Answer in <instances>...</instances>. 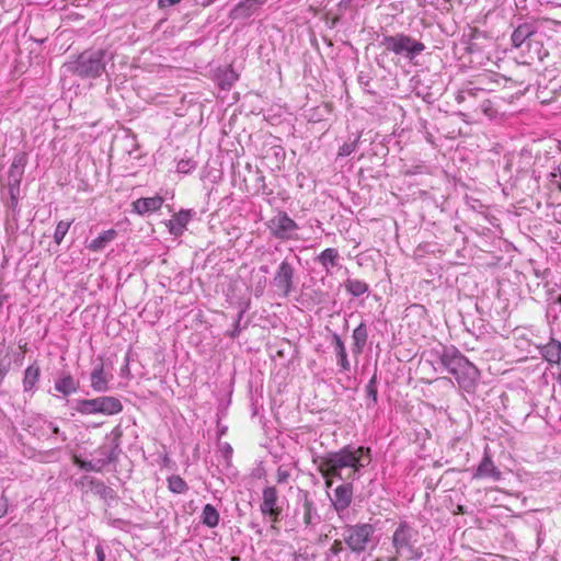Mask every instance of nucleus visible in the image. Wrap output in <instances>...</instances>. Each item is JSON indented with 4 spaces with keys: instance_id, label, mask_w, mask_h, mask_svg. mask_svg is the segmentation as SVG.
I'll return each mask as SVG.
<instances>
[{
    "instance_id": "f8f14e48",
    "label": "nucleus",
    "mask_w": 561,
    "mask_h": 561,
    "mask_svg": "<svg viewBox=\"0 0 561 561\" xmlns=\"http://www.w3.org/2000/svg\"><path fill=\"white\" fill-rule=\"evenodd\" d=\"M268 227L273 234L278 238H291L297 230L296 222L286 213H278L271 219Z\"/></svg>"
},
{
    "instance_id": "4c0bfd02",
    "label": "nucleus",
    "mask_w": 561,
    "mask_h": 561,
    "mask_svg": "<svg viewBox=\"0 0 561 561\" xmlns=\"http://www.w3.org/2000/svg\"><path fill=\"white\" fill-rule=\"evenodd\" d=\"M290 478L289 471L283 466L278 467L276 471V481L277 483H286Z\"/></svg>"
},
{
    "instance_id": "f704fd0d",
    "label": "nucleus",
    "mask_w": 561,
    "mask_h": 561,
    "mask_svg": "<svg viewBox=\"0 0 561 561\" xmlns=\"http://www.w3.org/2000/svg\"><path fill=\"white\" fill-rule=\"evenodd\" d=\"M425 169H426V167L423 164H416V165L404 164L401 172L407 176H411V175L425 173Z\"/></svg>"
},
{
    "instance_id": "2eb2a0df",
    "label": "nucleus",
    "mask_w": 561,
    "mask_h": 561,
    "mask_svg": "<svg viewBox=\"0 0 561 561\" xmlns=\"http://www.w3.org/2000/svg\"><path fill=\"white\" fill-rule=\"evenodd\" d=\"M469 359L457 350H445L440 356L442 365L454 376Z\"/></svg>"
},
{
    "instance_id": "5fc2aeb1",
    "label": "nucleus",
    "mask_w": 561,
    "mask_h": 561,
    "mask_svg": "<svg viewBox=\"0 0 561 561\" xmlns=\"http://www.w3.org/2000/svg\"><path fill=\"white\" fill-rule=\"evenodd\" d=\"M270 202V206H274V204L268 199ZM276 208H278V206L275 205Z\"/></svg>"
},
{
    "instance_id": "c756f323",
    "label": "nucleus",
    "mask_w": 561,
    "mask_h": 561,
    "mask_svg": "<svg viewBox=\"0 0 561 561\" xmlns=\"http://www.w3.org/2000/svg\"><path fill=\"white\" fill-rule=\"evenodd\" d=\"M317 515V510L314 507L313 502L305 495L302 503V523L306 527L312 524L314 516Z\"/></svg>"
},
{
    "instance_id": "603ef678",
    "label": "nucleus",
    "mask_w": 561,
    "mask_h": 561,
    "mask_svg": "<svg viewBox=\"0 0 561 561\" xmlns=\"http://www.w3.org/2000/svg\"><path fill=\"white\" fill-rule=\"evenodd\" d=\"M468 93H469L470 95H472V96H473V95H476V93L473 92V90H469V91H468Z\"/></svg>"
},
{
    "instance_id": "5701e85b",
    "label": "nucleus",
    "mask_w": 561,
    "mask_h": 561,
    "mask_svg": "<svg viewBox=\"0 0 561 561\" xmlns=\"http://www.w3.org/2000/svg\"><path fill=\"white\" fill-rule=\"evenodd\" d=\"M339 259V251L334 248H328L317 256L318 262L323 266L327 274H330L331 268L337 265Z\"/></svg>"
},
{
    "instance_id": "a211bd4d",
    "label": "nucleus",
    "mask_w": 561,
    "mask_h": 561,
    "mask_svg": "<svg viewBox=\"0 0 561 561\" xmlns=\"http://www.w3.org/2000/svg\"><path fill=\"white\" fill-rule=\"evenodd\" d=\"M535 22H524L519 24L512 33L511 41L515 48H519L529 37L537 33Z\"/></svg>"
},
{
    "instance_id": "dca6fc26",
    "label": "nucleus",
    "mask_w": 561,
    "mask_h": 561,
    "mask_svg": "<svg viewBox=\"0 0 561 561\" xmlns=\"http://www.w3.org/2000/svg\"><path fill=\"white\" fill-rule=\"evenodd\" d=\"M501 471L494 465L489 454H485L481 462L479 463L476 472L473 473V479H484L491 478L494 481H499L501 479Z\"/></svg>"
},
{
    "instance_id": "b1692460",
    "label": "nucleus",
    "mask_w": 561,
    "mask_h": 561,
    "mask_svg": "<svg viewBox=\"0 0 561 561\" xmlns=\"http://www.w3.org/2000/svg\"><path fill=\"white\" fill-rule=\"evenodd\" d=\"M216 80L221 90H230L233 83L238 80L237 72L230 67L218 70Z\"/></svg>"
},
{
    "instance_id": "6e6d98bb",
    "label": "nucleus",
    "mask_w": 561,
    "mask_h": 561,
    "mask_svg": "<svg viewBox=\"0 0 561 561\" xmlns=\"http://www.w3.org/2000/svg\"><path fill=\"white\" fill-rule=\"evenodd\" d=\"M558 379H559V381L561 382V374L559 375Z\"/></svg>"
},
{
    "instance_id": "79ce46f5",
    "label": "nucleus",
    "mask_w": 561,
    "mask_h": 561,
    "mask_svg": "<svg viewBox=\"0 0 561 561\" xmlns=\"http://www.w3.org/2000/svg\"><path fill=\"white\" fill-rule=\"evenodd\" d=\"M180 2L181 0H158V5L159 8L164 9L171 5H175Z\"/></svg>"
},
{
    "instance_id": "f03ea898",
    "label": "nucleus",
    "mask_w": 561,
    "mask_h": 561,
    "mask_svg": "<svg viewBox=\"0 0 561 561\" xmlns=\"http://www.w3.org/2000/svg\"><path fill=\"white\" fill-rule=\"evenodd\" d=\"M112 58L105 49H89L82 51L75 60L65 64L69 72L82 79H95L104 70L106 62Z\"/></svg>"
},
{
    "instance_id": "09e8293b",
    "label": "nucleus",
    "mask_w": 561,
    "mask_h": 561,
    "mask_svg": "<svg viewBox=\"0 0 561 561\" xmlns=\"http://www.w3.org/2000/svg\"><path fill=\"white\" fill-rule=\"evenodd\" d=\"M230 561H240L239 557H231Z\"/></svg>"
},
{
    "instance_id": "49530a36",
    "label": "nucleus",
    "mask_w": 561,
    "mask_h": 561,
    "mask_svg": "<svg viewBox=\"0 0 561 561\" xmlns=\"http://www.w3.org/2000/svg\"><path fill=\"white\" fill-rule=\"evenodd\" d=\"M51 431H53L54 434H59V427L57 425H54L51 427Z\"/></svg>"
},
{
    "instance_id": "aec40b11",
    "label": "nucleus",
    "mask_w": 561,
    "mask_h": 561,
    "mask_svg": "<svg viewBox=\"0 0 561 561\" xmlns=\"http://www.w3.org/2000/svg\"><path fill=\"white\" fill-rule=\"evenodd\" d=\"M541 356L550 364L561 363V342L556 339L550 341L540 347Z\"/></svg>"
},
{
    "instance_id": "864d4df0",
    "label": "nucleus",
    "mask_w": 561,
    "mask_h": 561,
    "mask_svg": "<svg viewBox=\"0 0 561 561\" xmlns=\"http://www.w3.org/2000/svg\"><path fill=\"white\" fill-rule=\"evenodd\" d=\"M3 377H4V373H2V371L0 370V380H2V378H3Z\"/></svg>"
},
{
    "instance_id": "4be33fe9",
    "label": "nucleus",
    "mask_w": 561,
    "mask_h": 561,
    "mask_svg": "<svg viewBox=\"0 0 561 561\" xmlns=\"http://www.w3.org/2000/svg\"><path fill=\"white\" fill-rule=\"evenodd\" d=\"M190 214L191 213H174L172 218L165 224L170 232L174 236H181L190 220Z\"/></svg>"
},
{
    "instance_id": "ddd939ff",
    "label": "nucleus",
    "mask_w": 561,
    "mask_h": 561,
    "mask_svg": "<svg viewBox=\"0 0 561 561\" xmlns=\"http://www.w3.org/2000/svg\"><path fill=\"white\" fill-rule=\"evenodd\" d=\"M244 170L249 171L250 176L245 178L244 188L250 194H267L266 192V185H265V178L261 170L256 167H252L250 163H245ZM268 194H271L268 192Z\"/></svg>"
},
{
    "instance_id": "37998d69",
    "label": "nucleus",
    "mask_w": 561,
    "mask_h": 561,
    "mask_svg": "<svg viewBox=\"0 0 561 561\" xmlns=\"http://www.w3.org/2000/svg\"><path fill=\"white\" fill-rule=\"evenodd\" d=\"M234 176H238L239 179H241L244 184L245 178H249L250 173H249V171H245L244 167H243L242 169L239 168L237 171H234Z\"/></svg>"
},
{
    "instance_id": "473e14b6",
    "label": "nucleus",
    "mask_w": 561,
    "mask_h": 561,
    "mask_svg": "<svg viewBox=\"0 0 561 561\" xmlns=\"http://www.w3.org/2000/svg\"><path fill=\"white\" fill-rule=\"evenodd\" d=\"M360 138V134H357L354 140L343 144L339 149V156L340 157H348L351 153H353L358 145Z\"/></svg>"
},
{
    "instance_id": "20e7f679",
    "label": "nucleus",
    "mask_w": 561,
    "mask_h": 561,
    "mask_svg": "<svg viewBox=\"0 0 561 561\" xmlns=\"http://www.w3.org/2000/svg\"><path fill=\"white\" fill-rule=\"evenodd\" d=\"M417 533L408 523L401 522L392 534V546L398 558L417 560L422 552L415 547Z\"/></svg>"
},
{
    "instance_id": "f3484780",
    "label": "nucleus",
    "mask_w": 561,
    "mask_h": 561,
    "mask_svg": "<svg viewBox=\"0 0 561 561\" xmlns=\"http://www.w3.org/2000/svg\"><path fill=\"white\" fill-rule=\"evenodd\" d=\"M55 390L62 396H70L76 393L80 388V381L76 379L70 373L62 371L56 380Z\"/></svg>"
},
{
    "instance_id": "de8ad7c7",
    "label": "nucleus",
    "mask_w": 561,
    "mask_h": 561,
    "mask_svg": "<svg viewBox=\"0 0 561 561\" xmlns=\"http://www.w3.org/2000/svg\"><path fill=\"white\" fill-rule=\"evenodd\" d=\"M399 560H400V558H398V556H392L391 557V561H399Z\"/></svg>"
},
{
    "instance_id": "8fccbe9b",
    "label": "nucleus",
    "mask_w": 561,
    "mask_h": 561,
    "mask_svg": "<svg viewBox=\"0 0 561 561\" xmlns=\"http://www.w3.org/2000/svg\"><path fill=\"white\" fill-rule=\"evenodd\" d=\"M374 561H383L381 558H376ZM387 561H391V557Z\"/></svg>"
},
{
    "instance_id": "2f4dec72",
    "label": "nucleus",
    "mask_w": 561,
    "mask_h": 561,
    "mask_svg": "<svg viewBox=\"0 0 561 561\" xmlns=\"http://www.w3.org/2000/svg\"><path fill=\"white\" fill-rule=\"evenodd\" d=\"M168 486L171 492L176 494L185 493L188 490L187 483L176 474L169 477Z\"/></svg>"
},
{
    "instance_id": "a19ab883",
    "label": "nucleus",
    "mask_w": 561,
    "mask_h": 561,
    "mask_svg": "<svg viewBox=\"0 0 561 561\" xmlns=\"http://www.w3.org/2000/svg\"><path fill=\"white\" fill-rule=\"evenodd\" d=\"M550 178V182L561 191V170L558 169V173L551 172Z\"/></svg>"
},
{
    "instance_id": "7c9ffc66",
    "label": "nucleus",
    "mask_w": 561,
    "mask_h": 561,
    "mask_svg": "<svg viewBox=\"0 0 561 561\" xmlns=\"http://www.w3.org/2000/svg\"><path fill=\"white\" fill-rule=\"evenodd\" d=\"M353 340H354V348L353 351L356 353H362L364 345L367 341V331L364 324H359L353 331Z\"/></svg>"
},
{
    "instance_id": "412c9836",
    "label": "nucleus",
    "mask_w": 561,
    "mask_h": 561,
    "mask_svg": "<svg viewBox=\"0 0 561 561\" xmlns=\"http://www.w3.org/2000/svg\"><path fill=\"white\" fill-rule=\"evenodd\" d=\"M41 377V368L38 364L30 365L23 376V390L24 392H34L36 385Z\"/></svg>"
},
{
    "instance_id": "bb28decb",
    "label": "nucleus",
    "mask_w": 561,
    "mask_h": 561,
    "mask_svg": "<svg viewBox=\"0 0 561 561\" xmlns=\"http://www.w3.org/2000/svg\"><path fill=\"white\" fill-rule=\"evenodd\" d=\"M91 387L99 392H104L108 389L107 379L105 378L102 365L91 373Z\"/></svg>"
},
{
    "instance_id": "e433bc0d",
    "label": "nucleus",
    "mask_w": 561,
    "mask_h": 561,
    "mask_svg": "<svg viewBox=\"0 0 561 561\" xmlns=\"http://www.w3.org/2000/svg\"><path fill=\"white\" fill-rule=\"evenodd\" d=\"M72 461H73L75 465H77L78 467H80L83 470H87V471H98V469L92 465V462L84 461V460L80 459L76 455L72 457Z\"/></svg>"
},
{
    "instance_id": "3c124183",
    "label": "nucleus",
    "mask_w": 561,
    "mask_h": 561,
    "mask_svg": "<svg viewBox=\"0 0 561 561\" xmlns=\"http://www.w3.org/2000/svg\"><path fill=\"white\" fill-rule=\"evenodd\" d=\"M21 350H23L25 352L26 350V343H24L23 345L20 346Z\"/></svg>"
},
{
    "instance_id": "9d476101",
    "label": "nucleus",
    "mask_w": 561,
    "mask_h": 561,
    "mask_svg": "<svg viewBox=\"0 0 561 561\" xmlns=\"http://www.w3.org/2000/svg\"><path fill=\"white\" fill-rule=\"evenodd\" d=\"M294 268L287 262L283 261L273 278L275 291L280 297H287L293 290Z\"/></svg>"
},
{
    "instance_id": "4468645a",
    "label": "nucleus",
    "mask_w": 561,
    "mask_h": 561,
    "mask_svg": "<svg viewBox=\"0 0 561 561\" xmlns=\"http://www.w3.org/2000/svg\"><path fill=\"white\" fill-rule=\"evenodd\" d=\"M267 0H242L238 2L229 13L232 20L249 19L256 13Z\"/></svg>"
},
{
    "instance_id": "ea45409f",
    "label": "nucleus",
    "mask_w": 561,
    "mask_h": 561,
    "mask_svg": "<svg viewBox=\"0 0 561 561\" xmlns=\"http://www.w3.org/2000/svg\"><path fill=\"white\" fill-rule=\"evenodd\" d=\"M9 511V499L5 495L0 496V518L4 517Z\"/></svg>"
},
{
    "instance_id": "c03bdc74",
    "label": "nucleus",
    "mask_w": 561,
    "mask_h": 561,
    "mask_svg": "<svg viewBox=\"0 0 561 561\" xmlns=\"http://www.w3.org/2000/svg\"><path fill=\"white\" fill-rule=\"evenodd\" d=\"M95 553H96L98 561H105V552H104L102 546L98 545L95 547Z\"/></svg>"
},
{
    "instance_id": "39448f33",
    "label": "nucleus",
    "mask_w": 561,
    "mask_h": 561,
    "mask_svg": "<svg viewBox=\"0 0 561 561\" xmlns=\"http://www.w3.org/2000/svg\"><path fill=\"white\" fill-rule=\"evenodd\" d=\"M375 527L368 523L346 525L342 538L346 547L354 553L364 552L371 542Z\"/></svg>"
},
{
    "instance_id": "423d86ee",
    "label": "nucleus",
    "mask_w": 561,
    "mask_h": 561,
    "mask_svg": "<svg viewBox=\"0 0 561 561\" xmlns=\"http://www.w3.org/2000/svg\"><path fill=\"white\" fill-rule=\"evenodd\" d=\"M77 412L80 414H105L114 415L123 410V404L115 397H99L94 399L79 400L76 405Z\"/></svg>"
},
{
    "instance_id": "c85d7f7f",
    "label": "nucleus",
    "mask_w": 561,
    "mask_h": 561,
    "mask_svg": "<svg viewBox=\"0 0 561 561\" xmlns=\"http://www.w3.org/2000/svg\"><path fill=\"white\" fill-rule=\"evenodd\" d=\"M345 289L353 296L358 297L368 290V285L357 278H348L345 282Z\"/></svg>"
},
{
    "instance_id": "58836bf2",
    "label": "nucleus",
    "mask_w": 561,
    "mask_h": 561,
    "mask_svg": "<svg viewBox=\"0 0 561 561\" xmlns=\"http://www.w3.org/2000/svg\"><path fill=\"white\" fill-rule=\"evenodd\" d=\"M343 543H344L343 538L342 539H335L333 541V543L331 545L329 551L332 554H334V556L340 554L343 551V549H344Z\"/></svg>"
},
{
    "instance_id": "a18cd8bd",
    "label": "nucleus",
    "mask_w": 561,
    "mask_h": 561,
    "mask_svg": "<svg viewBox=\"0 0 561 561\" xmlns=\"http://www.w3.org/2000/svg\"><path fill=\"white\" fill-rule=\"evenodd\" d=\"M465 513H466L465 506L458 505L455 514H465Z\"/></svg>"
},
{
    "instance_id": "cd10ccee",
    "label": "nucleus",
    "mask_w": 561,
    "mask_h": 561,
    "mask_svg": "<svg viewBox=\"0 0 561 561\" xmlns=\"http://www.w3.org/2000/svg\"><path fill=\"white\" fill-rule=\"evenodd\" d=\"M202 522L209 528H214L219 523V513L211 504H206L203 508Z\"/></svg>"
},
{
    "instance_id": "393cba45",
    "label": "nucleus",
    "mask_w": 561,
    "mask_h": 561,
    "mask_svg": "<svg viewBox=\"0 0 561 561\" xmlns=\"http://www.w3.org/2000/svg\"><path fill=\"white\" fill-rule=\"evenodd\" d=\"M333 344H334V350H335V353L337 356V363L341 366V369L343 371H350L351 364L347 359L346 348H345L343 341L341 340V337L337 334L333 335Z\"/></svg>"
},
{
    "instance_id": "c9c22d12",
    "label": "nucleus",
    "mask_w": 561,
    "mask_h": 561,
    "mask_svg": "<svg viewBox=\"0 0 561 561\" xmlns=\"http://www.w3.org/2000/svg\"><path fill=\"white\" fill-rule=\"evenodd\" d=\"M196 167V163L191 160V159H187V160H180L179 163H178V172L180 173H184V174H187L188 172H191V170L195 169Z\"/></svg>"
},
{
    "instance_id": "0eeeda50",
    "label": "nucleus",
    "mask_w": 561,
    "mask_h": 561,
    "mask_svg": "<svg viewBox=\"0 0 561 561\" xmlns=\"http://www.w3.org/2000/svg\"><path fill=\"white\" fill-rule=\"evenodd\" d=\"M28 156L25 151L18 152L8 171L7 186L10 195V207L15 208L20 196V185L24 175Z\"/></svg>"
},
{
    "instance_id": "a878e982",
    "label": "nucleus",
    "mask_w": 561,
    "mask_h": 561,
    "mask_svg": "<svg viewBox=\"0 0 561 561\" xmlns=\"http://www.w3.org/2000/svg\"><path fill=\"white\" fill-rule=\"evenodd\" d=\"M116 234L117 233L114 229L103 231L100 236H98L89 243V250L93 252L102 250L107 243L115 239Z\"/></svg>"
},
{
    "instance_id": "f257e3e1",
    "label": "nucleus",
    "mask_w": 561,
    "mask_h": 561,
    "mask_svg": "<svg viewBox=\"0 0 561 561\" xmlns=\"http://www.w3.org/2000/svg\"><path fill=\"white\" fill-rule=\"evenodd\" d=\"M318 463V471L325 481V486H332V479H352L370 462V449L359 446L352 448L345 446L337 451L329 453L313 460Z\"/></svg>"
},
{
    "instance_id": "6ab92c4d",
    "label": "nucleus",
    "mask_w": 561,
    "mask_h": 561,
    "mask_svg": "<svg viewBox=\"0 0 561 561\" xmlns=\"http://www.w3.org/2000/svg\"><path fill=\"white\" fill-rule=\"evenodd\" d=\"M353 486L351 484H342L335 488L333 506L337 512L346 510L352 502Z\"/></svg>"
},
{
    "instance_id": "6e6552de",
    "label": "nucleus",
    "mask_w": 561,
    "mask_h": 561,
    "mask_svg": "<svg viewBox=\"0 0 561 561\" xmlns=\"http://www.w3.org/2000/svg\"><path fill=\"white\" fill-rule=\"evenodd\" d=\"M174 204L173 192H159L152 197H140L131 203L133 210H160L167 208L172 210Z\"/></svg>"
},
{
    "instance_id": "7ed1b4c3",
    "label": "nucleus",
    "mask_w": 561,
    "mask_h": 561,
    "mask_svg": "<svg viewBox=\"0 0 561 561\" xmlns=\"http://www.w3.org/2000/svg\"><path fill=\"white\" fill-rule=\"evenodd\" d=\"M381 45L386 50L391 51L397 56H401L409 61H413L426 48L422 42L404 33L385 35L381 39Z\"/></svg>"
},
{
    "instance_id": "72a5a7b5",
    "label": "nucleus",
    "mask_w": 561,
    "mask_h": 561,
    "mask_svg": "<svg viewBox=\"0 0 561 561\" xmlns=\"http://www.w3.org/2000/svg\"><path fill=\"white\" fill-rule=\"evenodd\" d=\"M70 225H71V221H59L58 222L56 230H55V234H54V239L57 244H60L64 237L68 232Z\"/></svg>"
},
{
    "instance_id": "9b49d317",
    "label": "nucleus",
    "mask_w": 561,
    "mask_h": 561,
    "mask_svg": "<svg viewBox=\"0 0 561 561\" xmlns=\"http://www.w3.org/2000/svg\"><path fill=\"white\" fill-rule=\"evenodd\" d=\"M454 377L462 389L470 392L473 391L478 385L480 371L471 362L468 360L462 364Z\"/></svg>"
},
{
    "instance_id": "1a4fd4ad",
    "label": "nucleus",
    "mask_w": 561,
    "mask_h": 561,
    "mask_svg": "<svg viewBox=\"0 0 561 561\" xmlns=\"http://www.w3.org/2000/svg\"><path fill=\"white\" fill-rule=\"evenodd\" d=\"M260 511L267 516L272 523H278L283 508L278 504V492L275 486H266L262 491Z\"/></svg>"
}]
</instances>
